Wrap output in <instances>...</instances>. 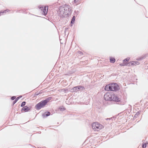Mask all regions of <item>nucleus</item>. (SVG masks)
Returning <instances> with one entry per match:
<instances>
[{"mask_svg":"<svg viewBox=\"0 0 148 148\" xmlns=\"http://www.w3.org/2000/svg\"><path fill=\"white\" fill-rule=\"evenodd\" d=\"M119 89L118 85L115 83L110 84L105 86V89L106 90H111L115 91L118 90Z\"/></svg>","mask_w":148,"mask_h":148,"instance_id":"1","label":"nucleus"},{"mask_svg":"<svg viewBox=\"0 0 148 148\" xmlns=\"http://www.w3.org/2000/svg\"><path fill=\"white\" fill-rule=\"evenodd\" d=\"M69 6L67 5H65L63 6L60 7L59 12L60 14L63 16L69 14Z\"/></svg>","mask_w":148,"mask_h":148,"instance_id":"2","label":"nucleus"},{"mask_svg":"<svg viewBox=\"0 0 148 148\" xmlns=\"http://www.w3.org/2000/svg\"><path fill=\"white\" fill-rule=\"evenodd\" d=\"M51 99V97L48 98L46 99L41 101L36 105L35 106V108L37 110L40 109L41 108L44 107L49 101Z\"/></svg>","mask_w":148,"mask_h":148,"instance_id":"3","label":"nucleus"},{"mask_svg":"<svg viewBox=\"0 0 148 148\" xmlns=\"http://www.w3.org/2000/svg\"><path fill=\"white\" fill-rule=\"evenodd\" d=\"M92 129L95 131H98L103 128V126L99 122H95L92 124Z\"/></svg>","mask_w":148,"mask_h":148,"instance_id":"4","label":"nucleus"},{"mask_svg":"<svg viewBox=\"0 0 148 148\" xmlns=\"http://www.w3.org/2000/svg\"><path fill=\"white\" fill-rule=\"evenodd\" d=\"M112 92H107L104 95V98L106 100H111Z\"/></svg>","mask_w":148,"mask_h":148,"instance_id":"5","label":"nucleus"},{"mask_svg":"<svg viewBox=\"0 0 148 148\" xmlns=\"http://www.w3.org/2000/svg\"><path fill=\"white\" fill-rule=\"evenodd\" d=\"M111 100L114 101H119V99L117 96L113 93H112Z\"/></svg>","mask_w":148,"mask_h":148,"instance_id":"6","label":"nucleus"},{"mask_svg":"<svg viewBox=\"0 0 148 148\" xmlns=\"http://www.w3.org/2000/svg\"><path fill=\"white\" fill-rule=\"evenodd\" d=\"M41 9L43 10L44 14H46L47 13L48 10V7L45 6L44 7H41L40 8Z\"/></svg>","mask_w":148,"mask_h":148,"instance_id":"7","label":"nucleus"},{"mask_svg":"<svg viewBox=\"0 0 148 148\" xmlns=\"http://www.w3.org/2000/svg\"><path fill=\"white\" fill-rule=\"evenodd\" d=\"M30 110V109L27 106H25L23 107L21 109L22 112H27Z\"/></svg>","mask_w":148,"mask_h":148,"instance_id":"8","label":"nucleus"},{"mask_svg":"<svg viewBox=\"0 0 148 148\" xmlns=\"http://www.w3.org/2000/svg\"><path fill=\"white\" fill-rule=\"evenodd\" d=\"M77 89L78 90H83L85 89V88L83 86H79L75 87L73 88V90H77Z\"/></svg>","mask_w":148,"mask_h":148,"instance_id":"9","label":"nucleus"},{"mask_svg":"<svg viewBox=\"0 0 148 148\" xmlns=\"http://www.w3.org/2000/svg\"><path fill=\"white\" fill-rule=\"evenodd\" d=\"M110 62L111 63H114L115 62L116 60L114 58L111 57L110 58Z\"/></svg>","mask_w":148,"mask_h":148,"instance_id":"10","label":"nucleus"},{"mask_svg":"<svg viewBox=\"0 0 148 148\" xmlns=\"http://www.w3.org/2000/svg\"><path fill=\"white\" fill-rule=\"evenodd\" d=\"M130 60L129 58H127L125 59L124 60H123V64H124V65H126L127 64V62H128Z\"/></svg>","mask_w":148,"mask_h":148,"instance_id":"11","label":"nucleus"},{"mask_svg":"<svg viewBox=\"0 0 148 148\" xmlns=\"http://www.w3.org/2000/svg\"><path fill=\"white\" fill-rule=\"evenodd\" d=\"M132 66L136 65L139 64V62L136 61H132Z\"/></svg>","mask_w":148,"mask_h":148,"instance_id":"12","label":"nucleus"},{"mask_svg":"<svg viewBox=\"0 0 148 148\" xmlns=\"http://www.w3.org/2000/svg\"><path fill=\"white\" fill-rule=\"evenodd\" d=\"M75 16H74L73 17L72 19L71 20V23H74L75 22Z\"/></svg>","mask_w":148,"mask_h":148,"instance_id":"13","label":"nucleus"},{"mask_svg":"<svg viewBox=\"0 0 148 148\" xmlns=\"http://www.w3.org/2000/svg\"><path fill=\"white\" fill-rule=\"evenodd\" d=\"M143 148H145L146 147V144L145 143H143L142 145Z\"/></svg>","mask_w":148,"mask_h":148,"instance_id":"14","label":"nucleus"},{"mask_svg":"<svg viewBox=\"0 0 148 148\" xmlns=\"http://www.w3.org/2000/svg\"><path fill=\"white\" fill-rule=\"evenodd\" d=\"M59 109H60V110L61 111H63L65 110V108H64L63 107H62L60 108Z\"/></svg>","mask_w":148,"mask_h":148,"instance_id":"15","label":"nucleus"},{"mask_svg":"<svg viewBox=\"0 0 148 148\" xmlns=\"http://www.w3.org/2000/svg\"><path fill=\"white\" fill-rule=\"evenodd\" d=\"M132 62H130L128 63H127V64L128 66H132Z\"/></svg>","mask_w":148,"mask_h":148,"instance_id":"16","label":"nucleus"},{"mask_svg":"<svg viewBox=\"0 0 148 148\" xmlns=\"http://www.w3.org/2000/svg\"><path fill=\"white\" fill-rule=\"evenodd\" d=\"M45 114L46 116H49L50 114V113L49 112H45Z\"/></svg>","mask_w":148,"mask_h":148,"instance_id":"17","label":"nucleus"},{"mask_svg":"<svg viewBox=\"0 0 148 148\" xmlns=\"http://www.w3.org/2000/svg\"><path fill=\"white\" fill-rule=\"evenodd\" d=\"M25 103H26V102L25 101H23V102H22V103H21V106L23 107V106H24L25 105Z\"/></svg>","mask_w":148,"mask_h":148,"instance_id":"18","label":"nucleus"},{"mask_svg":"<svg viewBox=\"0 0 148 148\" xmlns=\"http://www.w3.org/2000/svg\"><path fill=\"white\" fill-rule=\"evenodd\" d=\"M18 99L19 97H18L16 98V99L14 101L13 104H14L16 102L18 101Z\"/></svg>","mask_w":148,"mask_h":148,"instance_id":"19","label":"nucleus"},{"mask_svg":"<svg viewBox=\"0 0 148 148\" xmlns=\"http://www.w3.org/2000/svg\"><path fill=\"white\" fill-rule=\"evenodd\" d=\"M79 0H75L74 2L75 3H79Z\"/></svg>","mask_w":148,"mask_h":148,"instance_id":"20","label":"nucleus"},{"mask_svg":"<svg viewBox=\"0 0 148 148\" xmlns=\"http://www.w3.org/2000/svg\"><path fill=\"white\" fill-rule=\"evenodd\" d=\"M16 98V97L15 96H13L11 98V99L12 100H14V99H15Z\"/></svg>","mask_w":148,"mask_h":148,"instance_id":"21","label":"nucleus"},{"mask_svg":"<svg viewBox=\"0 0 148 148\" xmlns=\"http://www.w3.org/2000/svg\"><path fill=\"white\" fill-rule=\"evenodd\" d=\"M4 12H0V16L1 15V13H3Z\"/></svg>","mask_w":148,"mask_h":148,"instance_id":"22","label":"nucleus"},{"mask_svg":"<svg viewBox=\"0 0 148 148\" xmlns=\"http://www.w3.org/2000/svg\"><path fill=\"white\" fill-rule=\"evenodd\" d=\"M6 10H5V11H4V12H5V11H6Z\"/></svg>","mask_w":148,"mask_h":148,"instance_id":"23","label":"nucleus"}]
</instances>
